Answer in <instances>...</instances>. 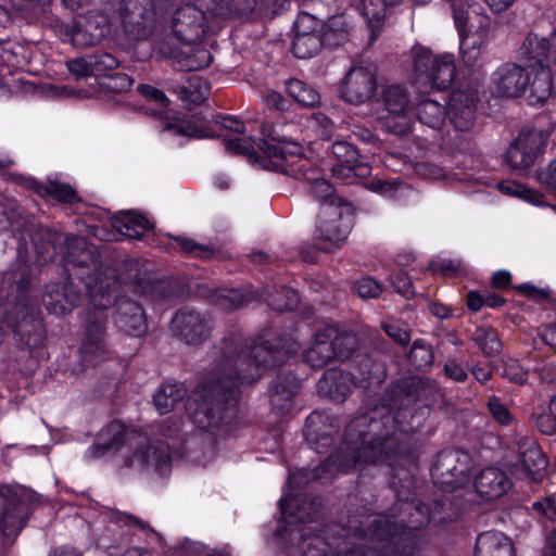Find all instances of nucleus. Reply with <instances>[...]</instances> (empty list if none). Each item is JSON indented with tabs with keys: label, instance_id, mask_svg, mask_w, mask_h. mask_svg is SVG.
Listing matches in <instances>:
<instances>
[{
	"label": "nucleus",
	"instance_id": "obj_1",
	"mask_svg": "<svg viewBox=\"0 0 556 556\" xmlns=\"http://www.w3.org/2000/svg\"><path fill=\"white\" fill-rule=\"evenodd\" d=\"M220 358L192 391V422L202 430L213 431L230 425L238 414L239 386L253 383L268 367L282 366L293 352L282 339L263 337L248 345L240 332L226 334L218 346Z\"/></svg>",
	"mask_w": 556,
	"mask_h": 556
},
{
	"label": "nucleus",
	"instance_id": "obj_2",
	"mask_svg": "<svg viewBox=\"0 0 556 556\" xmlns=\"http://www.w3.org/2000/svg\"><path fill=\"white\" fill-rule=\"evenodd\" d=\"M430 522V507L418 501H403L388 517L374 520L367 544L341 549L342 556H413L418 549V534Z\"/></svg>",
	"mask_w": 556,
	"mask_h": 556
},
{
	"label": "nucleus",
	"instance_id": "obj_3",
	"mask_svg": "<svg viewBox=\"0 0 556 556\" xmlns=\"http://www.w3.org/2000/svg\"><path fill=\"white\" fill-rule=\"evenodd\" d=\"M61 254L70 277L80 280L88 293L110 290L116 285V269L103 264L97 247L84 237L64 235Z\"/></svg>",
	"mask_w": 556,
	"mask_h": 556
},
{
	"label": "nucleus",
	"instance_id": "obj_4",
	"mask_svg": "<svg viewBox=\"0 0 556 556\" xmlns=\"http://www.w3.org/2000/svg\"><path fill=\"white\" fill-rule=\"evenodd\" d=\"M89 299L92 308L86 312L83 324L80 345L78 349L81 369L96 367L110 357L108 343L109 315L105 312L113 303L110 290L90 292Z\"/></svg>",
	"mask_w": 556,
	"mask_h": 556
},
{
	"label": "nucleus",
	"instance_id": "obj_5",
	"mask_svg": "<svg viewBox=\"0 0 556 556\" xmlns=\"http://www.w3.org/2000/svg\"><path fill=\"white\" fill-rule=\"evenodd\" d=\"M0 321L12 331L21 350L33 352L46 340V328L37 305L0 302Z\"/></svg>",
	"mask_w": 556,
	"mask_h": 556
},
{
	"label": "nucleus",
	"instance_id": "obj_6",
	"mask_svg": "<svg viewBox=\"0 0 556 556\" xmlns=\"http://www.w3.org/2000/svg\"><path fill=\"white\" fill-rule=\"evenodd\" d=\"M372 422L376 427L378 426L374 416L362 414L348 424L342 443L336 452L321 463L325 465L326 473L332 471V469L334 471H348L355 468L357 464L363 463L361 459L359 447L362 446L359 445V439L364 433L363 428L370 426Z\"/></svg>",
	"mask_w": 556,
	"mask_h": 556
},
{
	"label": "nucleus",
	"instance_id": "obj_7",
	"mask_svg": "<svg viewBox=\"0 0 556 556\" xmlns=\"http://www.w3.org/2000/svg\"><path fill=\"white\" fill-rule=\"evenodd\" d=\"M59 31L68 37L73 46L88 48L108 37L111 33V20L103 12L89 11L74 18L71 24L60 23Z\"/></svg>",
	"mask_w": 556,
	"mask_h": 556
},
{
	"label": "nucleus",
	"instance_id": "obj_8",
	"mask_svg": "<svg viewBox=\"0 0 556 556\" xmlns=\"http://www.w3.org/2000/svg\"><path fill=\"white\" fill-rule=\"evenodd\" d=\"M35 494L24 488H0V530L3 535L17 534L29 517V502Z\"/></svg>",
	"mask_w": 556,
	"mask_h": 556
},
{
	"label": "nucleus",
	"instance_id": "obj_9",
	"mask_svg": "<svg viewBox=\"0 0 556 556\" xmlns=\"http://www.w3.org/2000/svg\"><path fill=\"white\" fill-rule=\"evenodd\" d=\"M414 72L417 81L426 80L438 90L447 89L455 77V64L452 55L437 56L425 48L414 51Z\"/></svg>",
	"mask_w": 556,
	"mask_h": 556
},
{
	"label": "nucleus",
	"instance_id": "obj_10",
	"mask_svg": "<svg viewBox=\"0 0 556 556\" xmlns=\"http://www.w3.org/2000/svg\"><path fill=\"white\" fill-rule=\"evenodd\" d=\"M369 415L375 417V421L378 424L377 428L372 422L370 426L363 428L364 433L359 439L361 459L364 464H381L388 459H391L399 451V442L396 438L390 432H386L382 435H377V430L381 425H384L383 418L377 420L379 414V407H376Z\"/></svg>",
	"mask_w": 556,
	"mask_h": 556
},
{
	"label": "nucleus",
	"instance_id": "obj_11",
	"mask_svg": "<svg viewBox=\"0 0 556 556\" xmlns=\"http://www.w3.org/2000/svg\"><path fill=\"white\" fill-rule=\"evenodd\" d=\"M131 435L135 451L130 456L125 457V466H137L139 469L153 466L160 475L167 473L172 462L169 445L163 441H156L152 444L147 435L140 432H134Z\"/></svg>",
	"mask_w": 556,
	"mask_h": 556
},
{
	"label": "nucleus",
	"instance_id": "obj_12",
	"mask_svg": "<svg viewBox=\"0 0 556 556\" xmlns=\"http://www.w3.org/2000/svg\"><path fill=\"white\" fill-rule=\"evenodd\" d=\"M544 146L545 140L541 132L520 131L505 153V163L513 172L522 174L543 154Z\"/></svg>",
	"mask_w": 556,
	"mask_h": 556
},
{
	"label": "nucleus",
	"instance_id": "obj_13",
	"mask_svg": "<svg viewBox=\"0 0 556 556\" xmlns=\"http://www.w3.org/2000/svg\"><path fill=\"white\" fill-rule=\"evenodd\" d=\"M468 455L457 448H448L437 455L431 468V478L434 484L441 488L456 489L467 477Z\"/></svg>",
	"mask_w": 556,
	"mask_h": 556
},
{
	"label": "nucleus",
	"instance_id": "obj_14",
	"mask_svg": "<svg viewBox=\"0 0 556 556\" xmlns=\"http://www.w3.org/2000/svg\"><path fill=\"white\" fill-rule=\"evenodd\" d=\"M377 66H353L345 75L340 89L341 98L352 104H362L369 101L377 89Z\"/></svg>",
	"mask_w": 556,
	"mask_h": 556
},
{
	"label": "nucleus",
	"instance_id": "obj_15",
	"mask_svg": "<svg viewBox=\"0 0 556 556\" xmlns=\"http://www.w3.org/2000/svg\"><path fill=\"white\" fill-rule=\"evenodd\" d=\"M173 334L186 344L199 345L211 337L210 317L192 308H180L172 319Z\"/></svg>",
	"mask_w": 556,
	"mask_h": 556
},
{
	"label": "nucleus",
	"instance_id": "obj_16",
	"mask_svg": "<svg viewBox=\"0 0 556 556\" xmlns=\"http://www.w3.org/2000/svg\"><path fill=\"white\" fill-rule=\"evenodd\" d=\"M116 285L110 289L115 305L114 320L125 333L141 338L148 331L146 311L142 305L128 295L115 296Z\"/></svg>",
	"mask_w": 556,
	"mask_h": 556
},
{
	"label": "nucleus",
	"instance_id": "obj_17",
	"mask_svg": "<svg viewBox=\"0 0 556 556\" xmlns=\"http://www.w3.org/2000/svg\"><path fill=\"white\" fill-rule=\"evenodd\" d=\"M172 28L175 36L185 43H197L207 29L205 13L192 3L176 10Z\"/></svg>",
	"mask_w": 556,
	"mask_h": 556
},
{
	"label": "nucleus",
	"instance_id": "obj_18",
	"mask_svg": "<svg viewBox=\"0 0 556 556\" xmlns=\"http://www.w3.org/2000/svg\"><path fill=\"white\" fill-rule=\"evenodd\" d=\"M416 375L395 379L389 383L379 399L387 415L409 408L416 403Z\"/></svg>",
	"mask_w": 556,
	"mask_h": 556
},
{
	"label": "nucleus",
	"instance_id": "obj_19",
	"mask_svg": "<svg viewBox=\"0 0 556 556\" xmlns=\"http://www.w3.org/2000/svg\"><path fill=\"white\" fill-rule=\"evenodd\" d=\"M446 115L455 131L469 134L477 121V101L472 93L466 90L454 91Z\"/></svg>",
	"mask_w": 556,
	"mask_h": 556
},
{
	"label": "nucleus",
	"instance_id": "obj_20",
	"mask_svg": "<svg viewBox=\"0 0 556 556\" xmlns=\"http://www.w3.org/2000/svg\"><path fill=\"white\" fill-rule=\"evenodd\" d=\"M275 536L287 538L291 545L296 542L302 556H328V544L325 539L307 529L279 523L275 531Z\"/></svg>",
	"mask_w": 556,
	"mask_h": 556
},
{
	"label": "nucleus",
	"instance_id": "obj_21",
	"mask_svg": "<svg viewBox=\"0 0 556 556\" xmlns=\"http://www.w3.org/2000/svg\"><path fill=\"white\" fill-rule=\"evenodd\" d=\"M257 147L262 152L258 162L264 168L276 172H285L289 157L300 153L298 144L278 141L275 138L260 139Z\"/></svg>",
	"mask_w": 556,
	"mask_h": 556
},
{
	"label": "nucleus",
	"instance_id": "obj_22",
	"mask_svg": "<svg viewBox=\"0 0 556 556\" xmlns=\"http://www.w3.org/2000/svg\"><path fill=\"white\" fill-rule=\"evenodd\" d=\"M62 232L43 227L41 225H33L30 228V241L36 254V262L40 265L53 262L61 250Z\"/></svg>",
	"mask_w": 556,
	"mask_h": 556
},
{
	"label": "nucleus",
	"instance_id": "obj_23",
	"mask_svg": "<svg viewBox=\"0 0 556 556\" xmlns=\"http://www.w3.org/2000/svg\"><path fill=\"white\" fill-rule=\"evenodd\" d=\"M122 20L123 34L129 46L148 40L155 28V12L118 13Z\"/></svg>",
	"mask_w": 556,
	"mask_h": 556
},
{
	"label": "nucleus",
	"instance_id": "obj_24",
	"mask_svg": "<svg viewBox=\"0 0 556 556\" xmlns=\"http://www.w3.org/2000/svg\"><path fill=\"white\" fill-rule=\"evenodd\" d=\"M282 515L293 517L295 522L314 521L323 508L319 497L307 494L303 496L290 495L279 501Z\"/></svg>",
	"mask_w": 556,
	"mask_h": 556
},
{
	"label": "nucleus",
	"instance_id": "obj_25",
	"mask_svg": "<svg viewBox=\"0 0 556 556\" xmlns=\"http://www.w3.org/2000/svg\"><path fill=\"white\" fill-rule=\"evenodd\" d=\"M528 67L516 63H506L498 70L496 90L507 98L521 96L529 86Z\"/></svg>",
	"mask_w": 556,
	"mask_h": 556
},
{
	"label": "nucleus",
	"instance_id": "obj_26",
	"mask_svg": "<svg viewBox=\"0 0 556 556\" xmlns=\"http://www.w3.org/2000/svg\"><path fill=\"white\" fill-rule=\"evenodd\" d=\"M511 486L506 473L496 468L482 469L475 478V489L481 498L492 501L504 495Z\"/></svg>",
	"mask_w": 556,
	"mask_h": 556
},
{
	"label": "nucleus",
	"instance_id": "obj_27",
	"mask_svg": "<svg viewBox=\"0 0 556 556\" xmlns=\"http://www.w3.org/2000/svg\"><path fill=\"white\" fill-rule=\"evenodd\" d=\"M185 286L181 280L174 277L160 276L157 273L148 283L141 295L155 304L170 303L181 296Z\"/></svg>",
	"mask_w": 556,
	"mask_h": 556
},
{
	"label": "nucleus",
	"instance_id": "obj_28",
	"mask_svg": "<svg viewBox=\"0 0 556 556\" xmlns=\"http://www.w3.org/2000/svg\"><path fill=\"white\" fill-rule=\"evenodd\" d=\"M135 430L127 431L126 427L119 421H112L98 435L92 446L93 457H101L110 451H117L124 443L132 445V433Z\"/></svg>",
	"mask_w": 556,
	"mask_h": 556
},
{
	"label": "nucleus",
	"instance_id": "obj_29",
	"mask_svg": "<svg viewBox=\"0 0 556 556\" xmlns=\"http://www.w3.org/2000/svg\"><path fill=\"white\" fill-rule=\"evenodd\" d=\"M155 271L150 268V264L141 258H126L121 265L116 281L128 285L139 294L147 288Z\"/></svg>",
	"mask_w": 556,
	"mask_h": 556
},
{
	"label": "nucleus",
	"instance_id": "obj_30",
	"mask_svg": "<svg viewBox=\"0 0 556 556\" xmlns=\"http://www.w3.org/2000/svg\"><path fill=\"white\" fill-rule=\"evenodd\" d=\"M518 458L522 471L533 480H538L542 476L548 464L541 447L529 439L519 441Z\"/></svg>",
	"mask_w": 556,
	"mask_h": 556
},
{
	"label": "nucleus",
	"instance_id": "obj_31",
	"mask_svg": "<svg viewBox=\"0 0 556 556\" xmlns=\"http://www.w3.org/2000/svg\"><path fill=\"white\" fill-rule=\"evenodd\" d=\"M256 0H210L207 11L223 20L249 18L255 8Z\"/></svg>",
	"mask_w": 556,
	"mask_h": 556
},
{
	"label": "nucleus",
	"instance_id": "obj_32",
	"mask_svg": "<svg viewBox=\"0 0 556 556\" xmlns=\"http://www.w3.org/2000/svg\"><path fill=\"white\" fill-rule=\"evenodd\" d=\"M330 336L331 328H326L315 334L311 348L304 354L305 363L312 368H321L336 359Z\"/></svg>",
	"mask_w": 556,
	"mask_h": 556
},
{
	"label": "nucleus",
	"instance_id": "obj_33",
	"mask_svg": "<svg viewBox=\"0 0 556 556\" xmlns=\"http://www.w3.org/2000/svg\"><path fill=\"white\" fill-rule=\"evenodd\" d=\"M476 556H515L514 544L503 533L483 532L476 542Z\"/></svg>",
	"mask_w": 556,
	"mask_h": 556
},
{
	"label": "nucleus",
	"instance_id": "obj_34",
	"mask_svg": "<svg viewBox=\"0 0 556 556\" xmlns=\"http://www.w3.org/2000/svg\"><path fill=\"white\" fill-rule=\"evenodd\" d=\"M300 388V381L291 372L280 371L269 388L270 403L279 409L286 408Z\"/></svg>",
	"mask_w": 556,
	"mask_h": 556
},
{
	"label": "nucleus",
	"instance_id": "obj_35",
	"mask_svg": "<svg viewBox=\"0 0 556 556\" xmlns=\"http://www.w3.org/2000/svg\"><path fill=\"white\" fill-rule=\"evenodd\" d=\"M462 505L452 495L433 500L430 507V521L444 527L456 521L462 515Z\"/></svg>",
	"mask_w": 556,
	"mask_h": 556
},
{
	"label": "nucleus",
	"instance_id": "obj_36",
	"mask_svg": "<svg viewBox=\"0 0 556 556\" xmlns=\"http://www.w3.org/2000/svg\"><path fill=\"white\" fill-rule=\"evenodd\" d=\"M426 414V408L412 406L391 415L381 414V418H383L384 425L393 424L404 433H414L424 425Z\"/></svg>",
	"mask_w": 556,
	"mask_h": 556
},
{
	"label": "nucleus",
	"instance_id": "obj_37",
	"mask_svg": "<svg viewBox=\"0 0 556 556\" xmlns=\"http://www.w3.org/2000/svg\"><path fill=\"white\" fill-rule=\"evenodd\" d=\"M224 311H235L249 304L252 300L251 293L238 289H217L201 292Z\"/></svg>",
	"mask_w": 556,
	"mask_h": 556
},
{
	"label": "nucleus",
	"instance_id": "obj_38",
	"mask_svg": "<svg viewBox=\"0 0 556 556\" xmlns=\"http://www.w3.org/2000/svg\"><path fill=\"white\" fill-rule=\"evenodd\" d=\"M320 40L326 48H337L349 40L348 24L343 16H332L323 25Z\"/></svg>",
	"mask_w": 556,
	"mask_h": 556
},
{
	"label": "nucleus",
	"instance_id": "obj_39",
	"mask_svg": "<svg viewBox=\"0 0 556 556\" xmlns=\"http://www.w3.org/2000/svg\"><path fill=\"white\" fill-rule=\"evenodd\" d=\"M361 2L362 14L368 23L372 38H375L383 25L388 8L393 4L389 0H361Z\"/></svg>",
	"mask_w": 556,
	"mask_h": 556
},
{
	"label": "nucleus",
	"instance_id": "obj_40",
	"mask_svg": "<svg viewBox=\"0 0 556 556\" xmlns=\"http://www.w3.org/2000/svg\"><path fill=\"white\" fill-rule=\"evenodd\" d=\"M383 106L389 114H404L409 111V94L401 85H390L382 91Z\"/></svg>",
	"mask_w": 556,
	"mask_h": 556
},
{
	"label": "nucleus",
	"instance_id": "obj_41",
	"mask_svg": "<svg viewBox=\"0 0 556 556\" xmlns=\"http://www.w3.org/2000/svg\"><path fill=\"white\" fill-rule=\"evenodd\" d=\"M547 38H539L536 34L529 33L525 38L521 45V55L526 58L528 61L533 62L527 64L526 66L540 68H545L546 65V54H545V43Z\"/></svg>",
	"mask_w": 556,
	"mask_h": 556
},
{
	"label": "nucleus",
	"instance_id": "obj_42",
	"mask_svg": "<svg viewBox=\"0 0 556 556\" xmlns=\"http://www.w3.org/2000/svg\"><path fill=\"white\" fill-rule=\"evenodd\" d=\"M187 389L182 384H163L154 395V404L161 414H166L185 399Z\"/></svg>",
	"mask_w": 556,
	"mask_h": 556
},
{
	"label": "nucleus",
	"instance_id": "obj_43",
	"mask_svg": "<svg viewBox=\"0 0 556 556\" xmlns=\"http://www.w3.org/2000/svg\"><path fill=\"white\" fill-rule=\"evenodd\" d=\"M447 111L434 100H422L417 106V117L424 125L440 129L444 124Z\"/></svg>",
	"mask_w": 556,
	"mask_h": 556
},
{
	"label": "nucleus",
	"instance_id": "obj_44",
	"mask_svg": "<svg viewBox=\"0 0 556 556\" xmlns=\"http://www.w3.org/2000/svg\"><path fill=\"white\" fill-rule=\"evenodd\" d=\"M453 10V17L460 37V50L464 54L477 53L476 48L468 46V34L467 28L469 17V5L464 0H448Z\"/></svg>",
	"mask_w": 556,
	"mask_h": 556
},
{
	"label": "nucleus",
	"instance_id": "obj_45",
	"mask_svg": "<svg viewBox=\"0 0 556 556\" xmlns=\"http://www.w3.org/2000/svg\"><path fill=\"white\" fill-rule=\"evenodd\" d=\"M289 96L300 105L304 108H316L320 103L319 93L308 86L306 83L299 79H291L287 84Z\"/></svg>",
	"mask_w": 556,
	"mask_h": 556
},
{
	"label": "nucleus",
	"instance_id": "obj_46",
	"mask_svg": "<svg viewBox=\"0 0 556 556\" xmlns=\"http://www.w3.org/2000/svg\"><path fill=\"white\" fill-rule=\"evenodd\" d=\"M321 48L320 34H295L292 41V52L298 59L313 58Z\"/></svg>",
	"mask_w": 556,
	"mask_h": 556
},
{
	"label": "nucleus",
	"instance_id": "obj_47",
	"mask_svg": "<svg viewBox=\"0 0 556 556\" xmlns=\"http://www.w3.org/2000/svg\"><path fill=\"white\" fill-rule=\"evenodd\" d=\"M531 96L538 102H544L556 88L555 70L541 68L530 84Z\"/></svg>",
	"mask_w": 556,
	"mask_h": 556
},
{
	"label": "nucleus",
	"instance_id": "obj_48",
	"mask_svg": "<svg viewBox=\"0 0 556 556\" xmlns=\"http://www.w3.org/2000/svg\"><path fill=\"white\" fill-rule=\"evenodd\" d=\"M330 342L336 353V359H348L357 348V338L352 332H338L331 328Z\"/></svg>",
	"mask_w": 556,
	"mask_h": 556
},
{
	"label": "nucleus",
	"instance_id": "obj_49",
	"mask_svg": "<svg viewBox=\"0 0 556 556\" xmlns=\"http://www.w3.org/2000/svg\"><path fill=\"white\" fill-rule=\"evenodd\" d=\"M351 226L349 220H343L341 213L336 218L327 220L320 226V233L325 241L334 242L336 244L343 242L350 233Z\"/></svg>",
	"mask_w": 556,
	"mask_h": 556
},
{
	"label": "nucleus",
	"instance_id": "obj_50",
	"mask_svg": "<svg viewBox=\"0 0 556 556\" xmlns=\"http://www.w3.org/2000/svg\"><path fill=\"white\" fill-rule=\"evenodd\" d=\"M15 280L13 281L12 289L16 292V295L13 299H0L1 303H21L24 302L27 305H35L33 301L27 295V291L30 288V276L28 273V268L24 265L18 266L17 270L14 273Z\"/></svg>",
	"mask_w": 556,
	"mask_h": 556
},
{
	"label": "nucleus",
	"instance_id": "obj_51",
	"mask_svg": "<svg viewBox=\"0 0 556 556\" xmlns=\"http://www.w3.org/2000/svg\"><path fill=\"white\" fill-rule=\"evenodd\" d=\"M352 364L354 370L352 376L354 379L368 383V381L377 378L379 366L367 353L356 354L352 359Z\"/></svg>",
	"mask_w": 556,
	"mask_h": 556
},
{
	"label": "nucleus",
	"instance_id": "obj_52",
	"mask_svg": "<svg viewBox=\"0 0 556 556\" xmlns=\"http://www.w3.org/2000/svg\"><path fill=\"white\" fill-rule=\"evenodd\" d=\"M472 340L478 344L485 356L493 357L498 355L502 351V342L495 331L490 328H478L473 333Z\"/></svg>",
	"mask_w": 556,
	"mask_h": 556
},
{
	"label": "nucleus",
	"instance_id": "obj_53",
	"mask_svg": "<svg viewBox=\"0 0 556 556\" xmlns=\"http://www.w3.org/2000/svg\"><path fill=\"white\" fill-rule=\"evenodd\" d=\"M328 479L325 471V465L320 464L314 469H301L296 472L289 475V486L291 490H302L308 485L312 481H317L320 479Z\"/></svg>",
	"mask_w": 556,
	"mask_h": 556
},
{
	"label": "nucleus",
	"instance_id": "obj_54",
	"mask_svg": "<svg viewBox=\"0 0 556 556\" xmlns=\"http://www.w3.org/2000/svg\"><path fill=\"white\" fill-rule=\"evenodd\" d=\"M119 61L115 55L109 52H96L89 55V67L93 76H108L109 72L119 66Z\"/></svg>",
	"mask_w": 556,
	"mask_h": 556
},
{
	"label": "nucleus",
	"instance_id": "obj_55",
	"mask_svg": "<svg viewBox=\"0 0 556 556\" xmlns=\"http://www.w3.org/2000/svg\"><path fill=\"white\" fill-rule=\"evenodd\" d=\"M312 194L329 205H349V202L336 193L334 188L325 179H316L309 188Z\"/></svg>",
	"mask_w": 556,
	"mask_h": 556
},
{
	"label": "nucleus",
	"instance_id": "obj_56",
	"mask_svg": "<svg viewBox=\"0 0 556 556\" xmlns=\"http://www.w3.org/2000/svg\"><path fill=\"white\" fill-rule=\"evenodd\" d=\"M268 302L276 311H291L298 306L299 295L293 289L280 287L268 295Z\"/></svg>",
	"mask_w": 556,
	"mask_h": 556
},
{
	"label": "nucleus",
	"instance_id": "obj_57",
	"mask_svg": "<svg viewBox=\"0 0 556 556\" xmlns=\"http://www.w3.org/2000/svg\"><path fill=\"white\" fill-rule=\"evenodd\" d=\"M64 300V292H62L59 285L47 287L46 292L42 294V304L51 314L56 316L70 314L65 309L66 304Z\"/></svg>",
	"mask_w": 556,
	"mask_h": 556
},
{
	"label": "nucleus",
	"instance_id": "obj_58",
	"mask_svg": "<svg viewBox=\"0 0 556 556\" xmlns=\"http://www.w3.org/2000/svg\"><path fill=\"white\" fill-rule=\"evenodd\" d=\"M408 359L416 369H426L433 363L432 348L421 340H416L408 353Z\"/></svg>",
	"mask_w": 556,
	"mask_h": 556
},
{
	"label": "nucleus",
	"instance_id": "obj_59",
	"mask_svg": "<svg viewBox=\"0 0 556 556\" xmlns=\"http://www.w3.org/2000/svg\"><path fill=\"white\" fill-rule=\"evenodd\" d=\"M383 129L397 137H406L412 132V123L408 113L389 114L382 121Z\"/></svg>",
	"mask_w": 556,
	"mask_h": 556
},
{
	"label": "nucleus",
	"instance_id": "obj_60",
	"mask_svg": "<svg viewBox=\"0 0 556 556\" xmlns=\"http://www.w3.org/2000/svg\"><path fill=\"white\" fill-rule=\"evenodd\" d=\"M204 59H210V54L206 50H198L195 53L185 55L179 59L178 70L184 72L199 71L207 65Z\"/></svg>",
	"mask_w": 556,
	"mask_h": 556
},
{
	"label": "nucleus",
	"instance_id": "obj_61",
	"mask_svg": "<svg viewBox=\"0 0 556 556\" xmlns=\"http://www.w3.org/2000/svg\"><path fill=\"white\" fill-rule=\"evenodd\" d=\"M332 153L339 163L354 164L361 159L358 150L346 141H336L332 144Z\"/></svg>",
	"mask_w": 556,
	"mask_h": 556
},
{
	"label": "nucleus",
	"instance_id": "obj_62",
	"mask_svg": "<svg viewBox=\"0 0 556 556\" xmlns=\"http://www.w3.org/2000/svg\"><path fill=\"white\" fill-rule=\"evenodd\" d=\"M416 403L417 402H424L425 406L428 403H433V394L438 388L437 383L424 376L416 375Z\"/></svg>",
	"mask_w": 556,
	"mask_h": 556
},
{
	"label": "nucleus",
	"instance_id": "obj_63",
	"mask_svg": "<svg viewBox=\"0 0 556 556\" xmlns=\"http://www.w3.org/2000/svg\"><path fill=\"white\" fill-rule=\"evenodd\" d=\"M101 85L111 92L119 93L127 91L131 87L132 79L125 73H116L105 76Z\"/></svg>",
	"mask_w": 556,
	"mask_h": 556
},
{
	"label": "nucleus",
	"instance_id": "obj_64",
	"mask_svg": "<svg viewBox=\"0 0 556 556\" xmlns=\"http://www.w3.org/2000/svg\"><path fill=\"white\" fill-rule=\"evenodd\" d=\"M535 174L540 185L556 194V159L547 167L538 169Z\"/></svg>",
	"mask_w": 556,
	"mask_h": 556
}]
</instances>
